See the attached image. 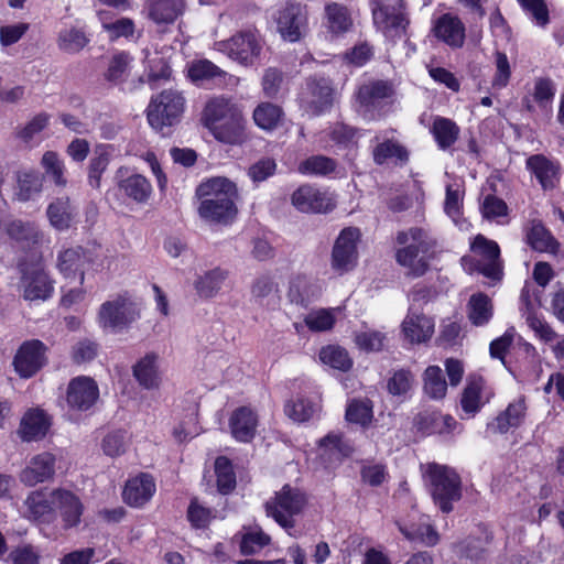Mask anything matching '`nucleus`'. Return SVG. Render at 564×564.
<instances>
[{"instance_id": "f257e3e1", "label": "nucleus", "mask_w": 564, "mask_h": 564, "mask_svg": "<svg viewBox=\"0 0 564 564\" xmlns=\"http://www.w3.org/2000/svg\"><path fill=\"white\" fill-rule=\"evenodd\" d=\"M202 120L220 142L238 144L246 139L242 111L230 98L218 96L210 99L204 108Z\"/></svg>"}, {"instance_id": "f03ea898", "label": "nucleus", "mask_w": 564, "mask_h": 564, "mask_svg": "<svg viewBox=\"0 0 564 564\" xmlns=\"http://www.w3.org/2000/svg\"><path fill=\"white\" fill-rule=\"evenodd\" d=\"M196 194L202 199L198 213L203 219L227 224L235 218L237 189L229 180L225 177L208 180L197 187Z\"/></svg>"}, {"instance_id": "7ed1b4c3", "label": "nucleus", "mask_w": 564, "mask_h": 564, "mask_svg": "<svg viewBox=\"0 0 564 564\" xmlns=\"http://www.w3.org/2000/svg\"><path fill=\"white\" fill-rule=\"evenodd\" d=\"M399 245L404 247L395 253L397 262L406 269L405 275L419 278L429 270L425 253L435 247V241L421 228H410L397 236Z\"/></svg>"}, {"instance_id": "20e7f679", "label": "nucleus", "mask_w": 564, "mask_h": 564, "mask_svg": "<svg viewBox=\"0 0 564 564\" xmlns=\"http://www.w3.org/2000/svg\"><path fill=\"white\" fill-rule=\"evenodd\" d=\"M434 503L444 513L453 510V503L462 498V480L451 467L435 463L427 464L424 471Z\"/></svg>"}, {"instance_id": "39448f33", "label": "nucleus", "mask_w": 564, "mask_h": 564, "mask_svg": "<svg viewBox=\"0 0 564 564\" xmlns=\"http://www.w3.org/2000/svg\"><path fill=\"white\" fill-rule=\"evenodd\" d=\"M185 109V97L176 89H164L153 96L147 108V118L150 126L163 132L164 128L180 122Z\"/></svg>"}, {"instance_id": "423d86ee", "label": "nucleus", "mask_w": 564, "mask_h": 564, "mask_svg": "<svg viewBox=\"0 0 564 564\" xmlns=\"http://www.w3.org/2000/svg\"><path fill=\"white\" fill-rule=\"evenodd\" d=\"M139 316L140 311L131 296L120 294L101 304L98 323L106 330L119 333L128 328Z\"/></svg>"}, {"instance_id": "0eeeda50", "label": "nucleus", "mask_w": 564, "mask_h": 564, "mask_svg": "<svg viewBox=\"0 0 564 564\" xmlns=\"http://www.w3.org/2000/svg\"><path fill=\"white\" fill-rule=\"evenodd\" d=\"M371 10L375 25L387 37L404 35L409 25L404 0H372Z\"/></svg>"}, {"instance_id": "6e6552de", "label": "nucleus", "mask_w": 564, "mask_h": 564, "mask_svg": "<svg viewBox=\"0 0 564 564\" xmlns=\"http://www.w3.org/2000/svg\"><path fill=\"white\" fill-rule=\"evenodd\" d=\"M306 503V498L299 489L285 485L271 500L265 503V511L282 528L294 527L293 517L299 514Z\"/></svg>"}, {"instance_id": "1a4fd4ad", "label": "nucleus", "mask_w": 564, "mask_h": 564, "mask_svg": "<svg viewBox=\"0 0 564 564\" xmlns=\"http://www.w3.org/2000/svg\"><path fill=\"white\" fill-rule=\"evenodd\" d=\"M214 50L242 65H250L259 56L261 45L252 32H238L227 40L215 42Z\"/></svg>"}, {"instance_id": "9d476101", "label": "nucleus", "mask_w": 564, "mask_h": 564, "mask_svg": "<svg viewBox=\"0 0 564 564\" xmlns=\"http://www.w3.org/2000/svg\"><path fill=\"white\" fill-rule=\"evenodd\" d=\"M278 32L289 42H297L307 33V9L299 2H288L276 17Z\"/></svg>"}, {"instance_id": "9b49d317", "label": "nucleus", "mask_w": 564, "mask_h": 564, "mask_svg": "<svg viewBox=\"0 0 564 564\" xmlns=\"http://www.w3.org/2000/svg\"><path fill=\"white\" fill-rule=\"evenodd\" d=\"M3 231L24 252L37 256L44 243L45 235L33 221L12 219L3 223Z\"/></svg>"}, {"instance_id": "f8f14e48", "label": "nucleus", "mask_w": 564, "mask_h": 564, "mask_svg": "<svg viewBox=\"0 0 564 564\" xmlns=\"http://www.w3.org/2000/svg\"><path fill=\"white\" fill-rule=\"evenodd\" d=\"M46 349L39 339L25 340L13 357L15 372L23 379L35 376L46 364Z\"/></svg>"}, {"instance_id": "ddd939ff", "label": "nucleus", "mask_w": 564, "mask_h": 564, "mask_svg": "<svg viewBox=\"0 0 564 564\" xmlns=\"http://www.w3.org/2000/svg\"><path fill=\"white\" fill-rule=\"evenodd\" d=\"M359 239L360 231L358 228L348 227L340 231L332 251V268L336 272L343 274L355 268Z\"/></svg>"}, {"instance_id": "4468645a", "label": "nucleus", "mask_w": 564, "mask_h": 564, "mask_svg": "<svg viewBox=\"0 0 564 564\" xmlns=\"http://www.w3.org/2000/svg\"><path fill=\"white\" fill-rule=\"evenodd\" d=\"M21 272V286L25 300L45 301L52 295L53 281L42 267L36 264L32 268H23Z\"/></svg>"}, {"instance_id": "2eb2a0df", "label": "nucleus", "mask_w": 564, "mask_h": 564, "mask_svg": "<svg viewBox=\"0 0 564 564\" xmlns=\"http://www.w3.org/2000/svg\"><path fill=\"white\" fill-rule=\"evenodd\" d=\"M57 500L53 490H34L24 500V517L40 523H51L56 519Z\"/></svg>"}, {"instance_id": "dca6fc26", "label": "nucleus", "mask_w": 564, "mask_h": 564, "mask_svg": "<svg viewBox=\"0 0 564 564\" xmlns=\"http://www.w3.org/2000/svg\"><path fill=\"white\" fill-rule=\"evenodd\" d=\"M471 250L481 258L479 272L491 280H499L501 265L498 243L482 235H477L471 243Z\"/></svg>"}, {"instance_id": "f3484780", "label": "nucleus", "mask_w": 564, "mask_h": 564, "mask_svg": "<svg viewBox=\"0 0 564 564\" xmlns=\"http://www.w3.org/2000/svg\"><path fill=\"white\" fill-rule=\"evenodd\" d=\"M56 457L50 452L34 455L20 474V480L29 487L40 482L50 481L54 478Z\"/></svg>"}, {"instance_id": "a211bd4d", "label": "nucleus", "mask_w": 564, "mask_h": 564, "mask_svg": "<svg viewBox=\"0 0 564 564\" xmlns=\"http://www.w3.org/2000/svg\"><path fill=\"white\" fill-rule=\"evenodd\" d=\"M98 397V386L89 377H77L68 384L67 403L73 409L86 411L96 403Z\"/></svg>"}, {"instance_id": "6ab92c4d", "label": "nucleus", "mask_w": 564, "mask_h": 564, "mask_svg": "<svg viewBox=\"0 0 564 564\" xmlns=\"http://www.w3.org/2000/svg\"><path fill=\"white\" fill-rule=\"evenodd\" d=\"M293 206L302 213H327L334 208L330 197L319 189L303 185L291 197Z\"/></svg>"}, {"instance_id": "aec40b11", "label": "nucleus", "mask_w": 564, "mask_h": 564, "mask_svg": "<svg viewBox=\"0 0 564 564\" xmlns=\"http://www.w3.org/2000/svg\"><path fill=\"white\" fill-rule=\"evenodd\" d=\"M87 262L88 257L84 249L82 247H72L58 252L56 267L65 279L69 281L78 280L82 284Z\"/></svg>"}, {"instance_id": "412c9836", "label": "nucleus", "mask_w": 564, "mask_h": 564, "mask_svg": "<svg viewBox=\"0 0 564 564\" xmlns=\"http://www.w3.org/2000/svg\"><path fill=\"white\" fill-rule=\"evenodd\" d=\"M435 324L433 318L422 313L410 311L402 322V333L411 344H423L429 341L434 334Z\"/></svg>"}, {"instance_id": "4be33fe9", "label": "nucleus", "mask_w": 564, "mask_h": 564, "mask_svg": "<svg viewBox=\"0 0 564 564\" xmlns=\"http://www.w3.org/2000/svg\"><path fill=\"white\" fill-rule=\"evenodd\" d=\"M322 285L305 275L294 276L290 281L288 299L292 304L300 307H307L322 295Z\"/></svg>"}, {"instance_id": "5701e85b", "label": "nucleus", "mask_w": 564, "mask_h": 564, "mask_svg": "<svg viewBox=\"0 0 564 564\" xmlns=\"http://www.w3.org/2000/svg\"><path fill=\"white\" fill-rule=\"evenodd\" d=\"M394 95L393 85L387 80H371L359 87L357 100L366 110L378 108Z\"/></svg>"}, {"instance_id": "b1692460", "label": "nucleus", "mask_w": 564, "mask_h": 564, "mask_svg": "<svg viewBox=\"0 0 564 564\" xmlns=\"http://www.w3.org/2000/svg\"><path fill=\"white\" fill-rule=\"evenodd\" d=\"M258 416L248 406L235 410L229 419L231 435L239 442H250L257 431Z\"/></svg>"}, {"instance_id": "393cba45", "label": "nucleus", "mask_w": 564, "mask_h": 564, "mask_svg": "<svg viewBox=\"0 0 564 564\" xmlns=\"http://www.w3.org/2000/svg\"><path fill=\"white\" fill-rule=\"evenodd\" d=\"M154 492L153 478L148 474H141L127 481L123 499L131 507H141L151 499Z\"/></svg>"}, {"instance_id": "a878e982", "label": "nucleus", "mask_w": 564, "mask_h": 564, "mask_svg": "<svg viewBox=\"0 0 564 564\" xmlns=\"http://www.w3.org/2000/svg\"><path fill=\"white\" fill-rule=\"evenodd\" d=\"M53 496L57 500L55 511L59 510L64 528L68 529L77 525L83 513L79 499L73 492L61 488L53 489Z\"/></svg>"}, {"instance_id": "bb28decb", "label": "nucleus", "mask_w": 564, "mask_h": 564, "mask_svg": "<svg viewBox=\"0 0 564 564\" xmlns=\"http://www.w3.org/2000/svg\"><path fill=\"white\" fill-rule=\"evenodd\" d=\"M46 216L54 229L64 231L70 228L76 216V208L69 197H57L48 204Z\"/></svg>"}, {"instance_id": "cd10ccee", "label": "nucleus", "mask_w": 564, "mask_h": 564, "mask_svg": "<svg viewBox=\"0 0 564 564\" xmlns=\"http://www.w3.org/2000/svg\"><path fill=\"white\" fill-rule=\"evenodd\" d=\"M435 36L453 47H460L465 40V26L454 15L444 14L434 26Z\"/></svg>"}, {"instance_id": "c85d7f7f", "label": "nucleus", "mask_w": 564, "mask_h": 564, "mask_svg": "<svg viewBox=\"0 0 564 564\" xmlns=\"http://www.w3.org/2000/svg\"><path fill=\"white\" fill-rule=\"evenodd\" d=\"M307 87L311 93L307 111L312 115H319L330 108L334 99V89L328 79H312L307 83Z\"/></svg>"}, {"instance_id": "c756f323", "label": "nucleus", "mask_w": 564, "mask_h": 564, "mask_svg": "<svg viewBox=\"0 0 564 564\" xmlns=\"http://www.w3.org/2000/svg\"><path fill=\"white\" fill-rule=\"evenodd\" d=\"M184 0H148V17L155 23H173L184 11Z\"/></svg>"}, {"instance_id": "7c9ffc66", "label": "nucleus", "mask_w": 564, "mask_h": 564, "mask_svg": "<svg viewBox=\"0 0 564 564\" xmlns=\"http://www.w3.org/2000/svg\"><path fill=\"white\" fill-rule=\"evenodd\" d=\"M133 377L139 384L147 390L159 389L161 376L158 365V356L148 354L133 366Z\"/></svg>"}, {"instance_id": "2f4dec72", "label": "nucleus", "mask_w": 564, "mask_h": 564, "mask_svg": "<svg viewBox=\"0 0 564 564\" xmlns=\"http://www.w3.org/2000/svg\"><path fill=\"white\" fill-rule=\"evenodd\" d=\"M50 420L42 410L28 411L20 425V434L23 441L31 442L43 438L48 429Z\"/></svg>"}, {"instance_id": "473e14b6", "label": "nucleus", "mask_w": 564, "mask_h": 564, "mask_svg": "<svg viewBox=\"0 0 564 564\" xmlns=\"http://www.w3.org/2000/svg\"><path fill=\"white\" fill-rule=\"evenodd\" d=\"M227 278L228 271L214 268L199 275L194 283V288L200 297L210 299L221 290Z\"/></svg>"}, {"instance_id": "72a5a7b5", "label": "nucleus", "mask_w": 564, "mask_h": 564, "mask_svg": "<svg viewBox=\"0 0 564 564\" xmlns=\"http://www.w3.org/2000/svg\"><path fill=\"white\" fill-rule=\"evenodd\" d=\"M119 189L124 196L135 203H145L152 194L150 182L141 174H133L118 182Z\"/></svg>"}, {"instance_id": "f704fd0d", "label": "nucleus", "mask_w": 564, "mask_h": 564, "mask_svg": "<svg viewBox=\"0 0 564 564\" xmlns=\"http://www.w3.org/2000/svg\"><path fill=\"white\" fill-rule=\"evenodd\" d=\"M527 242L539 252L556 253L558 242L551 232L540 223L533 220L527 231Z\"/></svg>"}, {"instance_id": "c9c22d12", "label": "nucleus", "mask_w": 564, "mask_h": 564, "mask_svg": "<svg viewBox=\"0 0 564 564\" xmlns=\"http://www.w3.org/2000/svg\"><path fill=\"white\" fill-rule=\"evenodd\" d=\"M528 167L539 180L543 188H552L555 185L557 166L544 155H532L527 160Z\"/></svg>"}, {"instance_id": "e433bc0d", "label": "nucleus", "mask_w": 564, "mask_h": 564, "mask_svg": "<svg viewBox=\"0 0 564 564\" xmlns=\"http://www.w3.org/2000/svg\"><path fill=\"white\" fill-rule=\"evenodd\" d=\"M492 303L485 293L473 294L467 304L468 318L475 326L487 324L492 317Z\"/></svg>"}, {"instance_id": "4c0bfd02", "label": "nucleus", "mask_w": 564, "mask_h": 564, "mask_svg": "<svg viewBox=\"0 0 564 564\" xmlns=\"http://www.w3.org/2000/svg\"><path fill=\"white\" fill-rule=\"evenodd\" d=\"M432 133L438 148L446 150L457 141L459 127L451 119L436 117L432 126Z\"/></svg>"}, {"instance_id": "58836bf2", "label": "nucleus", "mask_w": 564, "mask_h": 564, "mask_svg": "<svg viewBox=\"0 0 564 564\" xmlns=\"http://www.w3.org/2000/svg\"><path fill=\"white\" fill-rule=\"evenodd\" d=\"M43 187V178L37 172H23L18 176L15 197L20 202H28L39 195Z\"/></svg>"}, {"instance_id": "ea45409f", "label": "nucleus", "mask_w": 564, "mask_h": 564, "mask_svg": "<svg viewBox=\"0 0 564 564\" xmlns=\"http://www.w3.org/2000/svg\"><path fill=\"white\" fill-rule=\"evenodd\" d=\"M41 165L55 186L61 188H65L67 186L68 182L65 176V164L58 153L54 151H46L42 155Z\"/></svg>"}, {"instance_id": "a19ab883", "label": "nucleus", "mask_w": 564, "mask_h": 564, "mask_svg": "<svg viewBox=\"0 0 564 564\" xmlns=\"http://www.w3.org/2000/svg\"><path fill=\"white\" fill-rule=\"evenodd\" d=\"M325 13L330 32L339 34L350 29L352 21L345 6L336 2L328 3L325 8Z\"/></svg>"}, {"instance_id": "79ce46f5", "label": "nucleus", "mask_w": 564, "mask_h": 564, "mask_svg": "<svg viewBox=\"0 0 564 564\" xmlns=\"http://www.w3.org/2000/svg\"><path fill=\"white\" fill-rule=\"evenodd\" d=\"M525 403L523 399H519L508 405L505 412L497 416V429L500 433L508 432L511 427H518L525 414Z\"/></svg>"}, {"instance_id": "37998d69", "label": "nucleus", "mask_w": 564, "mask_h": 564, "mask_svg": "<svg viewBox=\"0 0 564 564\" xmlns=\"http://www.w3.org/2000/svg\"><path fill=\"white\" fill-rule=\"evenodd\" d=\"M424 391L432 399H443L447 391V383L438 366H430L424 371Z\"/></svg>"}, {"instance_id": "c03bdc74", "label": "nucleus", "mask_w": 564, "mask_h": 564, "mask_svg": "<svg viewBox=\"0 0 564 564\" xmlns=\"http://www.w3.org/2000/svg\"><path fill=\"white\" fill-rule=\"evenodd\" d=\"M281 117V108L270 102L260 104L253 111L256 124L263 130L274 129L279 124Z\"/></svg>"}, {"instance_id": "a18cd8bd", "label": "nucleus", "mask_w": 564, "mask_h": 564, "mask_svg": "<svg viewBox=\"0 0 564 564\" xmlns=\"http://www.w3.org/2000/svg\"><path fill=\"white\" fill-rule=\"evenodd\" d=\"M250 292L252 300L258 304H262L265 300H270L278 294L279 285L273 276L261 274L252 281Z\"/></svg>"}, {"instance_id": "49530a36", "label": "nucleus", "mask_w": 564, "mask_h": 564, "mask_svg": "<svg viewBox=\"0 0 564 564\" xmlns=\"http://www.w3.org/2000/svg\"><path fill=\"white\" fill-rule=\"evenodd\" d=\"M319 359L323 364L340 371H348L352 366L348 352L339 346L323 347L319 351Z\"/></svg>"}, {"instance_id": "de8ad7c7", "label": "nucleus", "mask_w": 564, "mask_h": 564, "mask_svg": "<svg viewBox=\"0 0 564 564\" xmlns=\"http://www.w3.org/2000/svg\"><path fill=\"white\" fill-rule=\"evenodd\" d=\"M373 417L372 402L368 399L352 400L346 409V420L362 427L368 426Z\"/></svg>"}, {"instance_id": "09e8293b", "label": "nucleus", "mask_w": 564, "mask_h": 564, "mask_svg": "<svg viewBox=\"0 0 564 564\" xmlns=\"http://www.w3.org/2000/svg\"><path fill=\"white\" fill-rule=\"evenodd\" d=\"M336 162L324 155H313L299 164V172L305 175H327L334 172Z\"/></svg>"}, {"instance_id": "8fccbe9b", "label": "nucleus", "mask_w": 564, "mask_h": 564, "mask_svg": "<svg viewBox=\"0 0 564 564\" xmlns=\"http://www.w3.org/2000/svg\"><path fill=\"white\" fill-rule=\"evenodd\" d=\"M217 488L223 495L229 494L236 487V475L228 458L220 456L215 462Z\"/></svg>"}, {"instance_id": "3c124183", "label": "nucleus", "mask_w": 564, "mask_h": 564, "mask_svg": "<svg viewBox=\"0 0 564 564\" xmlns=\"http://www.w3.org/2000/svg\"><path fill=\"white\" fill-rule=\"evenodd\" d=\"M109 153L106 148H98L95 155L89 161L88 184L93 188H100L101 176L109 165Z\"/></svg>"}, {"instance_id": "603ef678", "label": "nucleus", "mask_w": 564, "mask_h": 564, "mask_svg": "<svg viewBox=\"0 0 564 564\" xmlns=\"http://www.w3.org/2000/svg\"><path fill=\"white\" fill-rule=\"evenodd\" d=\"M131 61L132 58L128 53L115 54L109 62L105 78L113 84L122 83L129 75Z\"/></svg>"}, {"instance_id": "864d4df0", "label": "nucleus", "mask_w": 564, "mask_h": 564, "mask_svg": "<svg viewBox=\"0 0 564 564\" xmlns=\"http://www.w3.org/2000/svg\"><path fill=\"white\" fill-rule=\"evenodd\" d=\"M373 161L381 165L389 159H398L400 161L408 160L406 150L393 140H386L377 144L372 151Z\"/></svg>"}, {"instance_id": "5fc2aeb1", "label": "nucleus", "mask_w": 564, "mask_h": 564, "mask_svg": "<svg viewBox=\"0 0 564 564\" xmlns=\"http://www.w3.org/2000/svg\"><path fill=\"white\" fill-rule=\"evenodd\" d=\"M188 76L193 82H203L216 77H225L226 72L208 59H199L192 63Z\"/></svg>"}, {"instance_id": "6e6d98bb", "label": "nucleus", "mask_w": 564, "mask_h": 564, "mask_svg": "<svg viewBox=\"0 0 564 564\" xmlns=\"http://www.w3.org/2000/svg\"><path fill=\"white\" fill-rule=\"evenodd\" d=\"M88 43L85 33L78 29L64 30L58 36V47L67 53H77Z\"/></svg>"}, {"instance_id": "4d7b16f0", "label": "nucleus", "mask_w": 564, "mask_h": 564, "mask_svg": "<svg viewBox=\"0 0 564 564\" xmlns=\"http://www.w3.org/2000/svg\"><path fill=\"white\" fill-rule=\"evenodd\" d=\"M399 529L409 541H419L427 546H433L438 542V534L430 524L417 528H406L399 524Z\"/></svg>"}, {"instance_id": "13d9d810", "label": "nucleus", "mask_w": 564, "mask_h": 564, "mask_svg": "<svg viewBox=\"0 0 564 564\" xmlns=\"http://www.w3.org/2000/svg\"><path fill=\"white\" fill-rule=\"evenodd\" d=\"M128 440L126 431H112L102 438L101 448L107 456L117 457L126 452Z\"/></svg>"}, {"instance_id": "bf43d9fd", "label": "nucleus", "mask_w": 564, "mask_h": 564, "mask_svg": "<svg viewBox=\"0 0 564 564\" xmlns=\"http://www.w3.org/2000/svg\"><path fill=\"white\" fill-rule=\"evenodd\" d=\"M305 325L313 332L330 329L335 323L333 310L321 308L308 313L304 318Z\"/></svg>"}, {"instance_id": "052dcab7", "label": "nucleus", "mask_w": 564, "mask_h": 564, "mask_svg": "<svg viewBox=\"0 0 564 564\" xmlns=\"http://www.w3.org/2000/svg\"><path fill=\"white\" fill-rule=\"evenodd\" d=\"M316 410V404L304 398H299L285 405V413L297 422L307 421L313 416Z\"/></svg>"}, {"instance_id": "680f3d73", "label": "nucleus", "mask_w": 564, "mask_h": 564, "mask_svg": "<svg viewBox=\"0 0 564 564\" xmlns=\"http://www.w3.org/2000/svg\"><path fill=\"white\" fill-rule=\"evenodd\" d=\"M480 380H471L467 383L460 400L464 412L474 414L480 409Z\"/></svg>"}, {"instance_id": "e2e57ef3", "label": "nucleus", "mask_w": 564, "mask_h": 564, "mask_svg": "<svg viewBox=\"0 0 564 564\" xmlns=\"http://www.w3.org/2000/svg\"><path fill=\"white\" fill-rule=\"evenodd\" d=\"M271 539L263 531H252L243 534L240 550L243 554H256L270 543Z\"/></svg>"}, {"instance_id": "0e129e2a", "label": "nucleus", "mask_w": 564, "mask_h": 564, "mask_svg": "<svg viewBox=\"0 0 564 564\" xmlns=\"http://www.w3.org/2000/svg\"><path fill=\"white\" fill-rule=\"evenodd\" d=\"M40 558L39 550L31 544L18 545L8 556L10 564H40Z\"/></svg>"}, {"instance_id": "69168bd1", "label": "nucleus", "mask_w": 564, "mask_h": 564, "mask_svg": "<svg viewBox=\"0 0 564 564\" xmlns=\"http://www.w3.org/2000/svg\"><path fill=\"white\" fill-rule=\"evenodd\" d=\"M413 380L411 371L405 369L397 370L388 380V391L393 395L405 394L412 388Z\"/></svg>"}, {"instance_id": "338daca9", "label": "nucleus", "mask_w": 564, "mask_h": 564, "mask_svg": "<svg viewBox=\"0 0 564 564\" xmlns=\"http://www.w3.org/2000/svg\"><path fill=\"white\" fill-rule=\"evenodd\" d=\"M51 116L46 112L35 115L19 132L18 137L25 142H29L42 132L48 124Z\"/></svg>"}, {"instance_id": "774afa93", "label": "nucleus", "mask_w": 564, "mask_h": 564, "mask_svg": "<svg viewBox=\"0 0 564 564\" xmlns=\"http://www.w3.org/2000/svg\"><path fill=\"white\" fill-rule=\"evenodd\" d=\"M319 447L330 454L338 456H348L352 452V447L343 440L340 434L329 433L319 441Z\"/></svg>"}]
</instances>
